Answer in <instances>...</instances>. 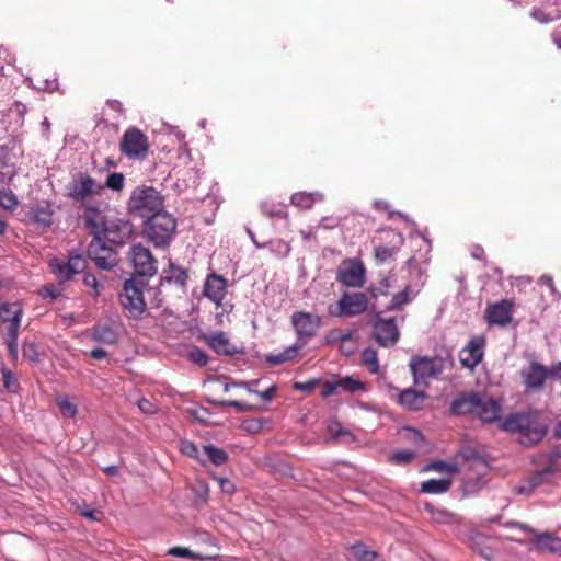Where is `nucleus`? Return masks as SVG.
<instances>
[{"instance_id":"f257e3e1","label":"nucleus","mask_w":561,"mask_h":561,"mask_svg":"<svg viewBox=\"0 0 561 561\" xmlns=\"http://www.w3.org/2000/svg\"><path fill=\"white\" fill-rule=\"evenodd\" d=\"M83 220L94 238L113 244H124L134 232V226L128 219L106 216L102 204L87 203Z\"/></svg>"},{"instance_id":"f03ea898","label":"nucleus","mask_w":561,"mask_h":561,"mask_svg":"<svg viewBox=\"0 0 561 561\" xmlns=\"http://www.w3.org/2000/svg\"><path fill=\"white\" fill-rule=\"evenodd\" d=\"M451 412L455 414H472L483 423L500 421L502 403L485 393H463L451 403Z\"/></svg>"},{"instance_id":"7ed1b4c3","label":"nucleus","mask_w":561,"mask_h":561,"mask_svg":"<svg viewBox=\"0 0 561 561\" xmlns=\"http://www.w3.org/2000/svg\"><path fill=\"white\" fill-rule=\"evenodd\" d=\"M500 428L505 432L519 433L520 443L534 445L542 439L546 427L538 419L529 413H515L500 422Z\"/></svg>"},{"instance_id":"20e7f679","label":"nucleus","mask_w":561,"mask_h":561,"mask_svg":"<svg viewBox=\"0 0 561 561\" xmlns=\"http://www.w3.org/2000/svg\"><path fill=\"white\" fill-rule=\"evenodd\" d=\"M453 366L450 357L440 356H412L409 362V368L416 386H427L430 380L438 379L447 368Z\"/></svg>"},{"instance_id":"39448f33","label":"nucleus","mask_w":561,"mask_h":561,"mask_svg":"<svg viewBox=\"0 0 561 561\" xmlns=\"http://www.w3.org/2000/svg\"><path fill=\"white\" fill-rule=\"evenodd\" d=\"M127 206L130 214L138 216L144 220H147L164 210L162 195L151 186L136 187L128 199Z\"/></svg>"},{"instance_id":"423d86ee","label":"nucleus","mask_w":561,"mask_h":561,"mask_svg":"<svg viewBox=\"0 0 561 561\" xmlns=\"http://www.w3.org/2000/svg\"><path fill=\"white\" fill-rule=\"evenodd\" d=\"M176 229L175 219L165 210L145 220L144 234L156 248H167Z\"/></svg>"},{"instance_id":"0eeeda50","label":"nucleus","mask_w":561,"mask_h":561,"mask_svg":"<svg viewBox=\"0 0 561 561\" xmlns=\"http://www.w3.org/2000/svg\"><path fill=\"white\" fill-rule=\"evenodd\" d=\"M145 285L142 279L131 276L124 282L123 290L119 294L121 305L134 318L139 317L146 310Z\"/></svg>"},{"instance_id":"6e6552de","label":"nucleus","mask_w":561,"mask_h":561,"mask_svg":"<svg viewBox=\"0 0 561 561\" xmlns=\"http://www.w3.org/2000/svg\"><path fill=\"white\" fill-rule=\"evenodd\" d=\"M227 294V280L224 276L210 273L207 275L204 286L203 295L209 299L217 309L221 308L222 311L216 313V320L218 323L222 322V317L230 313L232 305H225L224 299Z\"/></svg>"},{"instance_id":"1a4fd4ad","label":"nucleus","mask_w":561,"mask_h":561,"mask_svg":"<svg viewBox=\"0 0 561 561\" xmlns=\"http://www.w3.org/2000/svg\"><path fill=\"white\" fill-rule=\"evenodd\" d=\"M368 307V299L364 293H343L335 305L328 307L331 317H355L364 313Z\"/></svg>"},{"instance_id":"9d476101","label":"nucleus","mask_w":561,"mask_h":561,"mask_svg":"<svg viewBox=\"0 0 561 561\" xmlns=\"http://www.w3.org/2000/svg\"><path fill=\"white\" fill-rule=\"evenodd\" d=\"M290 323L297 340L307 344L322 327V318L308 311H295L290 317Z\"/></svg>"},{"instance_id":"9b49d317","label":"nucleus","mask_w":561,"mask_h":561,"mask_svg":"<svg viewBox=\"0 0 561 561\" xmlns=\"http://www.w3.org/2000/svg\"><path fill=\"white\" fill-rule=\"evenodd\" d=\"M128 261L134 267L135 277H151L157 271V260L149 249L141 244H133L128 252Z\"/></svg>"},{"instance_id":"f8f14e48","label":"nucleus","mask_w":561,"mask_h":561,"mask_svg":"<svg viewBox=\"0 0 561 561\" xmlns=\"http://www.w3.org/2000/svg\"><path fill=\"white\" fill-rule=\"evenodd\" d=\"M104 186L89 175L78 174L68 186V194L77 202H83V206L89 203L95 205L88 198L94 195H101Z\"/></svg>"},{"instance_id":"ddd939ff","label":"nucleus","mask_w":561,"mask_h":561,"mask_svg":"<svg viewBox=\"0 0 561 561\" xmlns=\"http://www.w3.org/2000/svg\"><path fill=\"white\" fill-rule=\"evenodd\" d=\"M336 280L345 287L360 288L366 280V270L356 259H346L336 270Z\"/></svg>"},{"instance_id":"4468645a","label":"nucleus","mask_w":561,"mask_h":561,"mask_svg":"<svg viewBox=\"0 0 561 561\" xmlns=\"http://www.w3.org/2000/svg\"><path fill=\"white\" fill-rule=\"evenodd\" d=\"M148 139L145 134L135 127L125 130L122 141L121 151L130 159H145L148 153Z\"/></svg>"},{"instance_id":"2eb2a0df","label":"nucleus","mask_w":561,"mask_h":561,"mask_svg":"<svg viewBox=\"0 0 561 561\" xmlns=\"http://www.w3.org/2000/svg\"><path fill=\"white\" fill-rule=\"evenodd\" d=\"M49 266L56 278L64 283L71 279L76 274L83 272L87 261L83 255L73 253L68 256L67 261L54 257L50 260Z\"/></svg>"},{"instance_id":"dca6fc26","label":"nucleus","mask_w":561,"mask_h":561,"mask_svg":"<svg viewBox=\"0 0 561 561\" xmlns=\"http://www.w3.org/2000/svg\"><path fill=\"white\" fill-rule=\"evenodd\" d=\"M89 257L102 270H111L117 264L116 251L107 247L104 240L93 237L88 248Z\"/></svg>"},{"instance_id":"f3484780","label":"nucleus","mask_w":561,"mask_h":561,"mask_svg":"<svg viewBox=\"0 0 561 561\" xmlns=\"http://www.w3.org/2000/svg\"><path fill=\"white\" fill-rule=\"evenodd\" d=\"M374 336L380 346L394 345L399 340V329L393 318L377 317L373 322Z\"/></svg>"},{"instance_id":"a211bd4d","label":"nucleus","mask_w":561,"mask_h":561,"mask_svg":"<svg viewBox=\"0 0 561 561\" xmlns=\"http://www.w3.org/2000/svg\"><path fill=\"white\" fill-rule=\"evenodd\" d=\"M553 373L546 366L531 362L527 368L520 371L523 382L527 391H538L543 388L546 380Z\"/></svg>"},{"instance_id":"6ab92c4d","label":"nucleus","mask_w":561,"mask_h":561,"mask_svg":"<svg viewBox=\"0 0 561 561\" xmlns=\"http://www.w3.org/2000/svg\"><path fill=\"white\" fill-rule=\"evenodd\" d=\"M203 340L218 355L232 356L242 353L241 348L231 343L226 332H208L203 334Z\"/></svg>"},{"instance_id":"aec40b11","label":"nucleus","mask_w":561,"mask_h":561,"mask_svg":"<svg viewBox=\"0 0 561 561\" xmlns=\"http://www.w3.org/2000/svg\"><path fill=\"white\" fill-rule=\"evenodd\" d=\"M514 302L510 299L489 305L485 309V319L489 325L505 327L512 321Z\"/></svg>"},{"instance_id":"412c9836","label":"nucleus","mask_w":561,"mask_h":561,"mask_svg":"<svg viewBox=\"0 0 561 561\" xmlns=\"http://www.w3.org/2000/svg\"><path fill=\"white\" fill-rule=\"evenodd\" d=\"M484 346L485 339L483 336L472 337L459 353V360L461 365L469 369H473L478 366L483 358Z\"/></svg>"},{"instance_id":"4be33fe9","label":"nucleus","mask_w":561,"mask_h":561,"mask_svg":"<svg viewBox=\"0 0 561 561\" xmlns=\"http://www.w3.org/2000/svg\"><path fill=\"white\" fill-rule=\"evenodd\" d=\"M22 310L16 309L8 322H5L4 341L8 346L9 353L13 358L18 357V336L21 325Z\"/></svg>"},{"instance_id":"5701e85b","label":"nucleus","mask_w":561,"mask_h":561,"mask_svg":"<svg viewBox=\"0 0 561 561\" xmlns=\"http://www.w3.org/2000/svg\"><path fill=\"white\" fill-rule=\"evenodd\" d=\"M387 238L391 245L379 244L374 249L375 259L378 263H385L391 259L399 251L404 241L403 236L393 230L387 231Z\"/></svg>"},{"instance_id":"b1692460","label":"nucleus","mask_w":561,"mask_h":561,"mask_svg":"<svg viewBox=\"0 0 561 561\" xmlns=\"http://www.w3.org/2000/svg\"><path fill=\"white\" fill-rule=\"evenodd\" d=\"M520 527L534 536L537 550L551 553L561 551V538L556 537L550 533L538 534L531 527L526 525H522Z\"/></svg>"},{"instance_id":"393cba45","label":"nucleus","mask_w":561,"mask_h":561,"mask_svg":"<svg viewBox=\"0 0 561 561\" xmlns=\"http://www.w3.org/2000/svg\"><path fill=\"white\" fill-rule=\"evenodd\" d=\"M552 474L553 469L551 467H546L523 480L518 485L514 488V491L517 494L529 495L537 486L548 481Z\"/></svg>"},{"instance_id":"a878e982","label":"nucleus","mask_w":561,"mask_h":561,"mask_svg":"<svg viewBox=\"0 0 561 561\" xmlns=\"http://www.w3.org/2000/svg\"><path fill=\"white\" fill-rule=\"evenodd\" d=\"M90 335L94 342L114 345L117 343L119 336L118 327L114 323L98 324L91 329Z\"/></svg>"},{"instance_id":"bb28decb","label":"nucleus","mask_w":561,"mask_h":561,"mask_svg":"<svg viewBox=\"0 0 561 561\" xmlns=\"http://www.w3.org/2000/svg\"><path fill=\"white\" fill-rule=\"evenodd\" d=\"M425 399L426 393L424 391L408 388L400 392L398 403L408 410L417 411L422 409Z\"/></svg>"},{"instance_id":"cd10ccee","label":"nucleus","mask_w":561,"mask_h":561,"mask_svg":"<svg viewBox=\"0 0 561 561\" xmlns=\"http://www.w3.org/2000/svg\"><path fill=\"white\" fill-rule=\"evenodd\" d=\"M328 341L329 343L340 342V350L345 355H352L355 352L356 343L353 337V331H331L328 336Z\"/></svg>"},{"instance_id":"c85d7f7f","label":"nucleus","mask_w":561,"mask_h":561,"mask_svg":"<svg viewBox=\"0 0 561 561\" xmlns=\"http://www.w3.org/2000/svg\"><path fill=\"white\" fill-rule=\"evenodd\" d=\"M323 201V194L319 192L307 193V192H298L291 195L290 202L293 205L299 208L308 209L316 202Z\"/></svg>"},{"instance_id":"c756f323","label":"nucleus","mask_w":561,"mask_h":561,"mask_svg":"<svg viewBox=\"0 0 561 561\" xmlns=\"http://www.w3.org/2000/svg\"><path fill=\"white\" fill-rule=\"evenodd\" d=\"M451 486L450 478H442V479H430L427 481L422 482L421 491L423 493L430 494H442L447 492Z\"/></svg>"},{"instance_id":"7c9ffc66","label":"nucleus","mask_w":561,"mask_h":561,"mask_svg":"<svg viewBox=\"0 0 561 561\" xmlns=\"http://www.w3.org/2000/svg\"><path fill=\"white\" fill-rule=\"evenodd\" d=\"M417 290H413L411 285L405 286L403 290L394 295L388 306V309L394 310L400 309L404 305L409 304L416 296Z\"/></svg>"},{"instance_id":"2f4dec72","label":"nucleus","mask_w":561,"mask_h":561,"mask_svg":"<svg viewBox=\"0 0 561 561\" xmlns=\"http://www.w3.org/2000/svg\"><path fill=\"white\" fill-rule=\"evenodd\" d=\"M203 451L207 458L216 466L224 465L228 459V455L224 449L213 445L203 446Z\"/></svg>"},{"instance_id":"473e14b6","label":"nucleus","mask_w":561,"mask_h":561,"mask_svg":"<svg viewBox=\"0 0 561 561\" xmlns=\"http://www.w3.org/2000/svg\"><path fill=\"white\" fill-rule=\"evenodd\" d=\"M30 217L37 224L47 227L53 221V211L46 206H39L30 213Z\"/></svg>"},{"instance_id":"72a5a7b5","label":"nucleus","mask_w":561,"mask_h":561,"mask_svg":"<svg viewBox=\"0 0 561 561\" xmlns=\"http://www.w3.org/2000/svg\"><path fill=\"white\" fill-rule=\"evenodd\" d=\"M425 510L430 513L432 519L436 523L449 524L454 520V515L445 508H438L431 504H426Z\"/></svg>"},{"instance_id":"f704fd0d","label":"nucleus","mask_w":561,"mask_h":561,"mask_svg":"<svg viewBox=\"0 0 561 561\" xmlns=\"http://www.w3.org/2000/svg\"><path fill=\"white\" fill-rule=\"evenodd\" d=\"M362 360L371 374H377L379 370V363L377 352L373 348H366L362 353Z\"/></svg>"},{"instance_id":"c9c22d12","label":"nucleus","mask_w":561,"mask_h":561,"mask_svg":"<svg viewBox=\"0 0 561 561\" xmlns=\"http://www.w3.org/2000/svg\"><path fill=\"white\" fill-rule=\"evenodd\" d=\"M339 381V388L346 391V392H357L364 388V385L352 377H345L337 380Z\"/></svg>"},{"instance_id":"e433bc0d","label":"nucleus","mask_w":561,"mask_h":561,"mask_svg":"<svg viewBox=\"0 0 561 561\" xmlns=\"http://www.w3.org/2000/svg\"><path fill=\"white\" fill-rule=\"evenodd\" d=\"M57 405L65 417H73L78 412L77 407L67 398H58Z\"/></svg>"},{"instance_id":"4c0bfd02","label":"nucleus","mask_w":561,"mask_h":561,"mask_svg":"<svg viewBox=\"0 0 561 561\" xmlns=\"http://www.w3.org/2000/svg\"><path fill=\"white\" fill-rule=\"evenodd\" d=\"M18 204V199L15 195L4 188H0V206L3 207L7 210L13 209Z\"/></svg>"},{"instance_id":"58836bf2","label":"nucleus","mask_w":561,"mask_h":561,"mask_svg":"<svg viewBox=\"0 0 561 561\" xmlns=\"http://www.w3.org/2000/svg\"><path fill=\"white\" fill-rule=\"evenodd\" d=\"M165 279L168 282H173L175 284L184 286L187 280V274L183 268L171 266L169 275L165 276Z\"/></svg>"},{"instance_id":"ea45409f","label":"nucleus","mask_w":561,"mask_h":561,"mask_svg":"<svg viewBox=\"0 0 561 561\" xmlns=\"http://www.w3.org/2000/svg\"><path fill=\"white\" fill-rule=\"evenodd\" d=\"M407 267L409 268L411 275H415L419 278V283L416 285L422 286L424 284L422 279L424 274L422 264L419 263L414 256H412L408 260Z\"/></svg>"},{"instance_id":"a19ab883","label":"nucleus","mask_w":561,"mask_h":561,"mask_svg":"<svg viewBox=\"0 0 561 561\" xmlns=\"http://www.w3.org/2000/svg\"><path fill=\"white\" fill-rule=\"evenodd\" d=\"M105 186L119 192L124 186V175L119 172H114L107 175Z\"/></svg>"},{"instance_id":"79ce46f5","label":"nucleus","mask_w":561,"mask_h":561,"mask_svg":"<svg viewBox=\"0 0 561 561\" xmlns=\"http://www.w3.org/2000/svg\"><path fill=\"white\" fill-rule=\"evenodd\" d=\"M414 455L415 453L413 450H397L391 455L390 460L396 465H404L410 462L413 459Z\"/></svg>"},{"instance_id":"37998d69","label":"nucleus","mask_w":561,"mask_h":561,"mask_svg":"<svg viewBox=\"0 0 561 561\" xmlns=\"http://www.w3.org/2000/svg\"><path fill=\"white\" fill-rule=\"evenodd\" d=\"M261 209L264 214H266L271 217H284L286 215L283 206L275 205V204L268 203V202H263L261 204Z\"/></svg>"},{"instance_id":"c03bdc74","label":"nucleus","mask_w":561,"mask_h":561,"mask_svg":"<svg viewBox=\"0 0 561 561\" xmlns=\"http://www.w3.org/2000/svg\"><path fill=\"white\" fill-rule=\"evenodd\" d=\"M530 16L539 23L546 24L556 20L557 14L548 13L540 8H533Z\"/></svg>"},{"instance_id":"a18cd8bd","label":"nucleus","mask_w":561,"mask_h":561,"mask_svg":"<svg viewBox=\"0 0 561 561\" xmlns=\"http://www.w3.org/2000/svg\"><path fill=\"white\" fill-rule=\"evenodd\" d=\"M352 552L355 557L359 558L363 561H374L376 558V553L368 551L364 545H353Z\"/></svg>"},{"instance_id":"49530a36","label":"nucleus","mask_w":561,"mask_h":561,"mask_svg":"<svg viewBox=\"0 0 561 561\" xmlns=\"http://www.w3.org/2000/svg\"><path fill=\"white\" fill-rule=\"evenodd\" d=\"M427 469L448 473H455L457 471V467L455 465L447 463L445 461H434L427 466Z\"/></svg>"},{"instance_id":"de8ad7c7","label":"nucleus","mask_w":561,"mask_h":561,"mask_svg":"<svg viewBox=\"0 0 561 561\" xmlns=\"http://www.w3.org/2000/svg\"><path fill=\"white\" fill-rule=\"evenodd\" d=\"M190 359L199 366H204L207 364V356L204 351L198 347H193L188 353Z\"/></svg>"},{"instance_id":"09e8293b","label":"nucleus","mask_w":561,"mask_h":561,"mask_svg":"<svg viewBox=\"0 0 561 561\" xmlns=\"http://www.w3.org/2000/svg\"><path fill=\"white\" fill-rule=\"evenodd\" d=\"M305 343L304 342H300V341H296L293 345L288 346L287 348H285L282 353H283V356L285 357L286 362L288 360H291L293 358H295L298 354V352L305 347Z\"/></svg>"},{"instance_id":"8fccbe9b","label":"nucleus","mask_w":561,"mask_h":561,"mask_svg":"<svg viewBox=\"0 0 561 561\" xmlns=\"http://www.w3.org/2000/svg\"><path fill=\"white\" fill-rule=\"evenodd\" d=\"M271 249L273 252H275L279 256H287L290 253V245L289 243L278 240L276 242L271 243Z\"/></svg>"},{"instance_id":"3c124183","label":"nucleus","mask_w":561,"mask_h":561,"mask_svg":"<svg viewBox=\"0 0 561 561\" xmlns=\"http://www.w3.org/2000/svg\"><path fill=\"white\" fill-rule=\"evenodd\" d=\"M168 554L178 557V558H190V559L197 558L196 553H194L193 551H191L187 548H182V547H173V548L169 549Z\"/></svg>"},{"instance_id":"603ef678","label":"nucleus","mask_w":561,"mask_h":561,"mask_svg":"<svg viewBox=\"0 0 561 561\" xmlns=\"http://www.w3.org/2000/svg\"><path fill=\"white\" fill-rule=\"evenodd\" d=\"M7 153L4 148H0V182H4L10 176L8 170Z\"/></svg>"},{"instance_id":"864d4df0","label":"nucleus","mask_w":561,"mask_h":561,"mask_svg":"<svg viewBox=\"0 0 561 561\" xmlns=\"http://www.w3.org/2000/svg\"><path fill=\"white\" fill-rule=\"evenodd\" d=\"M219 407H231L237 409L240 412L249 411L251 409V405L244 402H240L237 400H230V401H218L215 402Z\"/></svg>"},{"instance_id":"5fc2aeb1","label":"nucleus","mask_w":561,"mask_h":561,"mask_svg":"<svg viewBox=\"0 0 561 561\" xmlns=\"http://www.w3.org/2000/svg\"><path fill=\"white\" fill-rule=\"evenodd\" d=\"M393 283H394V277L393 276L383 277L380 280V286L376 287L374 289V295H379V294L380 295H386L387 289L390 288Z\"/></svg>"},{"instance_id":"6e6d98bb","label":"nucleus","mask_w":561,"mask_h":561,"mask_svg":"<svg viewBox=\"0 0 561 561\" xmlns=\"http://www.w3.org/2000/svg\"><path fill=\"white\" fill-rule=\"evenodd\" d=\"M16 309H20L19 307H13L8 304H1L0 305V319L3 323L8 322V319L12 317V314L15 312Z\"/></svg>"},{"instance_id":"4d7b16f0","label":"nucleus","mask_w":561,"mask_h":561,"mask_svg":"<svg viewBox=\"0 0 561 561\" xmlns=\"http://www.w3.org/2000/svg\"><path fill=\"white\" fill-rule=\"evenodd\" d=\"M35 88L38 90H43V91L54 92L58 88V82L55 78L54 79H44L43 81L39 82L38 85H35Z\"/></svg>"},{"instance_id":"13d9d810","label":"nucleus","mask_w":561,"mask_h":561,"mask_svg":"<svg viewBox=\"0 0 561 561\" xmlns=\"http://www.w3.org/2000/svg\"><path fill=\"white\" fill-rule=\"evenodd\" d=\"M181 450L183 454L190 457H197V447L188 440H184L181 443Z\"/></svg>"},{"instance_id":"bf43d9fd","label":"nucleus","mask_w":561,"mask_h":561,"mask_svg":"<svg viewBox=\"0 0 561 561\" xmlns=\"http://www.w3.org/2000/svg\"><path fill=\"white\" fill-rule=\"evenodd\" d=\"M339 389V381H327L323 386L321 396L323 398H328L335 393V391Z\"/></svg>"},{"instance_id":"052dcab7","label":"nucleus","mask_w":561,"mask_h":561,"mask_svg":"<svg viewBox=\"0 0 561 561\" xmlns=\"http://www.w3.org/2000/svg\"><path fill=\"white\" fill-rule=\"evenodd\" d=\"M218 484L222 492L232 494L236 490L233 483L227 478H217Z\"/></svg>"},{"instance_id":"680f3d73","label":"nucleus","mask_w":561,"mask_h":561,"mask_svg":"<svg viewBox=\"0 0 561 561\" xmlns=\"http://www.w3.org/2000/svg\"><path fill=\"white\" fill-rule=\"evenodd\" d=\"M137 404H138V408L140 409V411L146 414H152L156 411L154 405L149 400H147L145 398L139 399Z\"/></svg>"},{"instance_id":"e2e57ef3","label":"nucleus","mask_w":561,"mask_h":561,"mask_svg":"<svg viewBox=\"0 0 561 561\" xmlns=\"http://www.w3.org/2000/svg\"><path fill=\"white\" fill-rule=\"evenodd\" d=\"M41 294L44 298L56 299L57 297L60 296V289L55 286H45L42 289Z\"/></svg>"},{"instance_id":"0e129e2a","label":"nucleus","mask_w":561,"mask_h":561,"mask_svg":"<svg viewBox=\"0 0 561 561\" xmlns=\"http://www.w3.org/2000/svg\"><path fill=\"white\" fill-rule=\"evenodd\" d=\"M275 393H276V387H275V386H271V387H268V388H267L266 390H264V391H257V392H255V394H256L257 397H260V398H261L263 401H265V402L271 401V400L274 398Z\"/></svg>"},{"instance_id":"69168bd1","label":"nucleus","mask_w":561,"mask_h":561,"mask_svg":"<svg viewBox=\"0 0 561 561\" xmlns=\"http://www.w3.org/2000/svg\"><path fill=\"white\" fill-rule=\"evenodd\" d=\"M190 413L195 420L199 422H204L206 420V416L209 414V412L204 408L192 409L190 410Z\"/></svg>"},{"instance_id":"338daca9","label":"nucleus","mask_w":561,"mask_h":561,"mask_svg":"<svg viewBox=\"0 0 561 561\" xmlns=\"http://www.w3.org/2000/svg\"><path fill=\"white\" fill-rule=\"evenodd\" d=\"M339 219L333 217H323L319 222V227L323 229H333L339 225Z\"/></svg>"},{"instance_id":"774afa93","label":"nucleus","mask_w":561,"mask_h":561,"mask_svg":"<svg viewBox=\"0 0 561 561\" xmlns=\"http://www.w3.org/2000/svg\"><path fill=\"white\" fill-rule=\"evenodd\" d=\"M266 363L272 365V366H276V365H279L282 363H285L286 359L285 357L283 356V353H277V354H270L266 356Z\"/></svg>"}]
</instances>
